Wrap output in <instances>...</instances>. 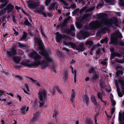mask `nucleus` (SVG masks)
<instances>
[{"mask_svg": "<svg viewBox=\"0 0 124 124\" xmlns=\"http://www.w3.org/2000/svg\"><path fill=\"white\" fill-rule=\"evenodd\" d=\"M34 40L36 43L38 44L39 46V48L42 51H39V53L44 56V60H42L41 62L39 61H35L31 63L29 60L22 61L21 62V64L29 68L37 67L40 65L41 66L42 69H45L48 67V65L47 62H52L53 60L49 57L47 52L45 51V47L40 39L37 38L35 39Z\"/></svg>", "mask_w": 124, "mask_h": 124, "instance_id": "1", "label": "nucleus"}, {"mask_svg": "<svg viewBox=\"0 0 124 124\" xmlns=\"http://www.w3.org/2000/svg\"><path fill=\"white\" fill-rule=\"evenodd\" d=\"M98 19L100 20L90 23L89 26L92 29H95L102 28L104 25L107 26H110L114 24L116 25L118 22L116 18L113 17L110 19H107L108 15L105 13H100L97 15Z\"/></svg>", "mask_w": 124, "mask_h": 124, "instance_id": "2", "label": "nucleus"}, {"mask_svg": "<svg viewBox=\"0 0 124 124\" xmlns=\"http://www.w3.org/2000/svg\"><path fill=\"white\" fill-rule=\"evenodd\" d=\"M118 37L122 38V36L120 33H118L112 34L110 36V42L109 44H113L114 46H116L118 44Z\"/></svg>", "mask_w": 124, "mask_h": 124, "instance_id": "3", "label": "nucleus"}, {"mask_svg": "<svg viewBox=\"0 0 124 124\" xmlns=\"http://www.w3.org/2000/svg\"><path fill=\"white\" fill-rule=\"evenodd\" d=\"M40 101L39 102L40 104L39 106H42L44 104L43 102L44 98L45 99L46 97L47 93L45 90H43L41 91H39L38 93Z\"/></svg>", "mask_w": 124, "mask_h": 124, "instance_id": "4", "label": "nucleus"}, {"mask_svg": "<svg viewBox=\"0 0 124 124\" xmlns=\"http://www.w3.org/2000/svg\"><path fill=\"white\" fill-rule=\"evenodd\" d=\"M56 41L58 43H60L61 40L62 39L67 41L71 40L72 39L70 37L64 34L62 35L59 34V32H56Z\"/></svg>", "mask_w": 124, "mask_h": 124, "instance_id": "5", "label": "nucleus"}, {"mask_svg": "<svg viewBox=\"0 0 124 124\" xmlns=\"http://www.w3.org/2000/svg\"><path fill=\"white\" fill-rule=\"evenodd\" d=\"M28 7L30 8L34 9L39 5V2L35 1L33 0H29L27 2Z\"/></svg>", "mask_w": 124, "mask_h": 124, "instance_id": "6", "label": "nucleus"}, {"mask_svg": "<svg viewBox=\"0 0 124 124\" xmlns=\"http://www.w3.org/2000/svg\"><path fill=\"white\" fill-rule=\"evenodd\" d=\"M29 56L34 59L36 61H39L42 58L40 56L36 51H34L31 52L29 54Z\"/></svg>", "mask_w": 124, "mask_h": 124, "instance_id": "7", "label": "nucleus"}, {"mask_svg": "<svg viewBox=\"0 0 124 124\" xmlns=\"http://www.w3.org/2000/svg\"><path fill=\"white\" fill-rule=\"evenodd\" d=\"M89 36V34L87 31H81L79 32L78 36L83 39H85Z\"/></svg>", "mask_w": 124, "mask_h": 124, "instance_id": "8", "label": "nucleus"}, {"mask_svg": "<svg viewBox=\"0 0 124 124\" xmlns=\"http://www.w3.org/2000/svg\"><path fill=\"white\" fill-rule=\"evenodd\" d=\"M7 54L9 57H13L16 54V50L14 48H12L10 51L7 52Z\"/></svg>", "mask_w": 124, "mask_h": 124, "instance_id": "9", "label": "nucleus"}, {"mask_svg": "<svg viewBox=\"0 0 124 124\" xmlns=\"http://www.w3.org/2000/svg\"><path fill=\"white\" fill-rule=\"evenodd\" d=\"M118 81L121 83V87L122 93L124 94V77H121L119 79Z\"/></svg>", "mask_w": 124, "mask_h": 124, "instance_id": "10", "label": "nucleus"}, {"mask_svg": "<svg viewBox=\"0 0 124 124\" xmlns=\"http://www.w3.org/2000/svg\"><path fill=\"white\" fill-rule=\"evenodd\" d=\"M76 50L82 52L85 50V47L84 46V44L83 42H82L79 44L78 46L77 47Z\"/></svg>", "mask_w": 124, "mask_h": 124, "instance_id": "11", "label": "nucleus"}, {"mask_svg": "<svg viewBox=\"0 0 124 124\" xmlns=\"http://www.w3.org/2000/svg\"><path fill=\"white\" fill-rule=\"evenodd\" d=\"M119 119L121 122L120 124H124L122 122V120L124 121V112H123L122 114L120 112L119 113Z\"/></svg>", "mask_w": 124, "mask_h": 124, "instance_id": "12", "label": "nucleus"}, {"mask_svg": "<svg viewBox=\"0 0 124 124\" xmlns=\"http://www.w3.org/2000/svg\"><path fill=\"white\" fill-rule=\"evenodd\" d=\"M14 8V6L13 5L9 4L5 8H6V10H8L7 13H9L12 12Z\"/></svg>", "mask_w": 124, "mask_h": 124, "instance_id": "13", "label": "nucleus"}, {"mask_svg": "<svg viewBox=\"0 0 124 124\" xmlns=\"http://www.w3.org/2000/svg\"><path fill=\"white\" fill-rule=\"evenodd\" d=\"M93 76L91 78L92 80L93 81H94L98 79L99 77V75L96 74V72H94L93 73Z\"/></svg>", "mask_w": 124, "mask_h": 124, "instance_id": "14", "label": "nucleus"}, {"mask_svg": "<svg viewBox=\"0 0 124 124\" xmlns=\"http://www.w3.org/2000/svg\"><path fill=\"white\" fill-rule=\"evenodd\" d=\"M64 20L62 23L61 24V30L62 31L66 28H64V27H66L67 26V22H66Z\"/></svg>", "mask_w": 124, "mask_h": 124, "instance_id": "15", "label": "nucleus"}, {"mask_svg": "<svg viewBox=\"0 0 124 124\" xmlns=\"http://www.w3.org/2000/svg\"><path fill=\"white\" fill-rule=\"evenodd\" d=\"M72 93L71 94V98L70 99V100L72 102L75 97L76 93L74 91L73 89L72 90Z\"/></svg>", "mask_w": 124, "mask_h": 124, "instance_id": "16", "label": "nucleus"}, {"mask_svg": "<svg viewBox=\"0 0 124 124\" xmlns=\"http://www.w3.org/2000/svg\"><path fill=\"white\" fill-rule=\"evenodd\" d=\"M13 59L14 61L17 63H19L20 60V57L17 56H14Z\"/></svg>", "mask_w": 124, "mask_h": 124, "instance_id": "17", "label": "nucleus"}, {"mask_svg": "<svg viewBox=\"0 0 124 124\" xmlns=\"http://www.w3.org/2000/svg\"><path fill=\"white\" fill-rule=\"evenodd\" d=\"M104 1L108 3V5H113L115 2V0H104Z\"/></svg>", "mask_w": 124, "mask_h": 124, "instance_id": "18", "label": "nucleus"}, {"mask_svg": "<svg viewBox=\"0 0 124 124\" xmlns=\"http://www.w3.org/2000/svg\"><path fill=\"white\" fill-rule=\"evenodd\" d=\"M91 101L93 103L95 106H97V104L96 101V100L95 97L93 95H92L91 97Z\"/></svg>", "mask_w": 124, "mask_h": 124, "instance_id": "19", "label": "nucleus"}, {"mask_svg": "<svg viewBox=\"0 0 124 124\" xmlns=\"http://www.w3.org/2000/svg\"><path fill=\"white\" fill-rule=\"evenodd\" d=\"M44 9L45 8L44 7L41 6L40 8V9L35 10L34 11V12L36 13H39L44 10Z\"/></svg>", "mask_w": 124, "mask_h": 124, "instance_id": "20", "label": "nucleus"}, {"mask_svg": "<svg viewBox=\"0 0 124 124\" xmlns=\"http://www.w3.org/2000/svg\"><path fill=\"white\" fill-rule=\"evenodd\" d=\"M72 31L70 29H68L66 28H65V29L62 31V32L63 33H65L68 34H71L72 33Z\"/></svg>", "mask_w": 124, "mask_h": 124, "instance_id": "21", "label": "nucleus"}, {"mask_svg": "<svg viewBox=\"0 0 124 124\" xmlns=\"http://www.w3.org/2000/svg\"><path fill=\"white\" fill-rule=\"evenodd\" d=\"M26 108V106L24 105L20 109L21 110V112L22 114L23 115H25L26 114L25 109Z\"/></svg>", "mask_w": 124, "mask_h": 124, "instance_id": "22", "label": "nucleus"}, {"mask_svg": "<svg viewBox=\"0 0 124 124\" xmlns=\"http://www.w3.org/2000/svg\"><path fill=\"white\" fill-rule=\"evenodd\" d=\"M116 78H117L119 75H122L123 73V72L121 70H118L116 72Z\"/></svg>", "mask_w": 124, "mask_h": 124, "instance_id": "23", "label": "nucleus"}, {"mask_svg": "<svg viewBox=\"0 0 124 124\" xmlns=\"http://www.w3.org/2000/svg\"><path fill=\"white\" fill-rule=\"evenodd\" d=\"M27 36V33L26 32H23V35L22 36V37L20 39V41H22L23 40L25 39Z\"/></svg>", "mask_w": 124, "mask_h": 124, "instance_id": "24", "label": "nucleus"}, {"mask_svg": "<svg viewBox=\"0 0 124 124\" xmlns=\"http://www.w3.org/2000/svg\"><path fill=\"white\" fill-rule=\"evenodd\" d=\"M84 99L85 100L87 106L89 104L88 103L89 101V97L86 95H84Z\"/></svg>", "mask_w": 124, "mask_h": 124, "instance_id": "25", "label": "nucleus"}, {"mask_svg": "<svg viewBox=\"0 0 124 124\" xmlns=\"http://www.w3.org/2000/svg\"><path fill=\"white\" fill-rule=\"evenodd\" d=\"M106 33V30L104 28H103L101 29L100 31H99L97 33L99 34V35H100L102 33L105 34Z\"/></svg>", "mask_w": 124, "mask_h": 124, "instance_id": "26", "label": "nucleus"}, {"mask_svg": "<svg viewBox=\"0 0 124 124\" xmlns=\"http://www.w3.org/2000/svg\"><path fill=\"white\" fill-rule=\"evenodd\" d=\"M93 42L92 40L87 41L85 43V44L86 45L92 46L93 45Z\"/></svg>", "mask_w": 124, "mask_h": 124, "instance_id": "27", "label": "nucleus"}, {"mask_svg": "<svg viewBox=\"0 0 124 124\" xmlns=\"http://www.w3.org/2000/svg\"><path fill=\"white\" fill-rule=\"evenodd\" d=\"M76 24L77 27L78 28H80L82 27V25L81 22L77 21L76 22Z\"/></svg>", "mask_w": 124, "mask_h": 124, "instance_id": "28", "label": "nucleus"}, {"mask_svg": "<svg viewBox=\"0 0 124 124\" xmlns=\"http://www.w3.org/2000/svg\"><path fill=\"white\" fill-rule=\"evenodd\" d=\"M116 62L119 63H124V57L123 58V60H119L117 59H116L115 60Z\"/></svg>", "mask_w": 124, "mask_h": 124, "instance_id": "29", "label": "nucleus"}, {"mask_svg": "<svg viewBox=\"0 0 124 124\" xmlns=\"http://www.w3.org/2000/svg\"><path fill=\"white\" fill-rule=\"evenodd\" d=\"M70 45L71 46V48L76 49L77 47L76 44H75L71 42Z\"/></svg>", "mask_w": 124, "mask_h": 124, "instance_id": "30", "label": "nucleus"}, {"mask_svg": "<svg viewBox=\"0 0 124 124\" xmlns=\"http://www.w3.org/2000/svg\"><path fill=\"white\" fill-rule=\"evenodd\" d=\"M24 23L25 25H26L31 26V23L29 22L27 19H26L25 20Z\"/></svg>", "mask_w": 124, "mask_h": 124, "instance_id": "31", "label": "nucleus"}, {"mask_svg": "<svg viewBox=\"0 0 124 124\" xmlns=\"http://www.w3.org/2000/svg\"><path fill=\"white\" fill-rule=\"evenodd\" d=\"M29 78L32 81V82H33L34 83H36V85H38V86H40L39 84V83H37V81H36V80H34V79H33L32 78Z\"/></svg>", "mask_w": 124, "mask_h": 124, "instance_id": "32", "label": "nucleus"}, {"mask_svg": "<svg viewBox=\"0 0 124 124\" xmlns=\"http://www.w3.org/2000/svg\"><path fill=\"white\" fill-rule=\"evenodd\" d=\"M56 4V3H54L51 4L49 7V10H51L53 9L55 6Z\"/></svg>", "mask_w": 124, "mask_h": 124, "instance_id": "33", "label": "nucleus"}, {"mask_svg": "<svg viewBox=\"0 0 124 124\" xmlns=\"http://www.w3.org/2000/svg\"><path fill=\"white\" fill-rule=\"evenodd\" d=\"M6 9L4 8L0 12V16L4 15L6 12Z\"/></svg>", "mask_w": 124, "mask_h": 124, "instance_id": "34", "label": "nucleus"}, {"mask_svg": "<svg viewBox=\"0 0 124 124\" xmlns=\"http://www.w3.org/2000/svg\"><path fill=\"white\" fill-rule=\"evenodd\" d=\"M107 39V38L105 37L104 39L101 40L100 41V42L101 43H103L105 42V43H106L108 42Z\"/></svg>", "mask_w": 124, "mask_h": 124, "instance_id": "35", "label": "nucleus"}, {"mask_svg": "<svg viewBox=\"0 0 124 124\" xmlns=\"http://www.w3.org/2000/svg\"><path fill=\"white\" fill-rule=\"evenodd\" d=\"M96 72L95 71L93 67H92L91 68V69L90 70L88 71V72L89 73H94V72Z\"/></svg>", "mask_w": 124, "mask_h": 124, "instance_id": "36", "label": "nucleus"}, {"mask_svg": "<svg viewBox=\"0 0 124 124\" xmlns=\"http://www.w3.org/2000/svg\"><path fill=\"white\" fill-rule=\"evenodd\" d=\"M8 1H7L1 4L0 6V8H2L5 7L7 4Z\"/></svg>", "mask_w": 124, "mask_h": 124, "instance_id": "37", "label": "nucleus"}, {"mask_svg": "<svg viewBox=\"0 0 124 124\" xmlns=\"http://www.w3.org/2000/svg\"><path fill=\"white\" fill-rule=\"evenodd\" d=\"M85 122L86 124H93L92 121L89 119H87Z\"/></svg>", "mask_w": 124, "mask_h": 124, "instance_id": "38", "label": "nucleus"}, {"mask_svg": "<svg viewBox=\"0 0 124 124\" xmlns=\"http://www.w3.org/2000/svg\"><path fill=\"white\" fill-rule=\"evenodd\" d=\"M124 0H119V5L121 6L124 7Z\"/></svg>", "mask_w": 124, "mask_h": 124, "instance_id": "39", "label": "nucleus"}, {"mask_svg": "<svg viewBox=\"0 0 124 124\" xmlns=\"http://www.w3.org/2000/svg\"><path fill=\"white\" fill-rule=\"evenodd\" d=\"M90 14H86L83 15L82 17V18L84 19L86 18H87L88 17Z\"/></svg>", "mask_w": 124, "mask_h": 124, "instance_id": "40", "label": "nucleus"}, {"mask_svg": "<svg viewBox=\"0 0 124 124\" xmlns=\"http://www.w3.org/2000/svg\"><path fill=\"white\" fill-rule=\"evenodd\" d=\"M95 7H93L89 8V9L86 10L85 11L86 12H87L90 11H92L95 8Z\"/></svg>", "mask_w": 124, "mask_h": 124, "instance_id": "41", "label": "nucleus"}, {"mask_svg": "<svg viewBox=\"0 0 124 124\" xmlns=\"http://www.w3.org/2000/svg\"><path fill=\"white\" fill-rule=\"evenodd\" d=\"M58 114V112L56 110L54 111V113L53 114V117L55 118L57 114Z\"/></svg>", "mask_w": 124, "mask_h": 124, "instance_id": "42", "label": "nucleus"}, {"mask_svg": "<svg viewBox=\"0 0 124 124\" xmlns=\"http://www.w3.org/2000/svg\"><path fill=\"white\" fill-rule=\"evenodd\" d=\"M55 88L58 91L59 93L61 94L62 93V92L61 91V90L59 88L58 86H55Z\"/></svg>", "mask_w": 124, "mask_h": 124, "instance_id": "43", "label": "nucleus"}, {"mask_svg": "<svg viewBox=\"0 0 124 124\" xmlns=\"http://www.w3.org/2000/svg\"><path fill=\"white\" fill-rule=\"evenodd\" d=\"M37 118L33 117V118L31 119V121L32 123H34L37 120Z\"/></svg>", "mask_w": 124, "mask_h": 124, "instance_id": "44", "label": "nucleus"}, {"mask_svg": "<svg viewBox=\"0 0 124 124\" xmlns=\"http://www.w3.org/2000/svg\"><path fill=\"white\" fill-rule=\"evenodd\" d=\"M71 42H66L64 40L63 41V43L65 45L67 46L70 45Z\"/></svg>", "mask_w": 124, "mask_h": 124, "instance_id": "45", "label": "nucleus"}, {"mask_svg": "<svg viewBox=\"0 0 124 124\" xmlns=\"http://www.w3.org/2000/svg\"><path fill=\"white\" fill-rule=\"evenodd\" d=\"M115 56V53H111V54L110 59L111 60Z\"/></svg>", "mask_w": 124, "mask_h": 124, "instance_id": "46", "label": "nucleus"}, {"mask_svg": "<svg viewBox=\"0 0 124 124\" xmlns=\"http://www.w3.org/2000/svg\"><path fill=\"white\" fill-rule=\"evenodd\" d=\"M111 99L112 103V105L114 106H115L116 104L115 101L113 100L112 98H111Z\"/></svg>", "mask_w": 124, "mask_h": 124, "instance_id": "47", "label": "nucleus"}, {"mask_svg": "<svg viewBox=\"0 0 124 124\" xmlns=\"http://www.w3.org/2000/svg\"><path fill=\"white\" fill-rule=\"evenodd\" d=\"M101 49L99 48L96 50V54H100L101 53Z\"/></svg>", "mask_w": 124, "mask_h": 124, "instance_id": "48", "label": "nucleus"}, {"mask_svg": "<svg viewBox=\"0 0 124 124\" xmlns=\"http://www.w3.org/2000/svg\"><path fill=\"white\" fill-rule=\"evenodd\" d=\"M61 2L63 3L64 5L66 6H68V4L65 1L63 0H59Z\"/></svg>", "mask_w": 124, "mask_h": 124, "instance_id": "49", "label": "nucleus"}, {"mask_svg": "<svg viewBox=\"0 0 124 124\" xmlns=\"http://www.w3.org/2000/svg\"><path fill=\"white\" fill-rule=\"evenodd\" d=\"M51 0H46L45 1V4L46 5H48L49 3Z\"/></svg>", "mask_w": 124, "mask_h": 124, "instance_id": "50", "label": "nucleus"}, {"mask_svg": "<svg viewBox=\"0 0 124 124\" xmlns=\"http://www.w3.org/2000/svg\"><path fill=\"white\" fill-rule=\"evenodd\" d=\"M40 28H41V33L42 35L45 38H46V35L44 33V32L43 31V30L42 28L41 27Z\"/></svg>", "mask_w": 124, "mask_h": 124, "instance_id": "51", "label": "nucleus"}, {"mask_svg": "<svg viewBox=\"0 0 124 124\" xmlns=\"http://www.w3.org/2000/svg\"><path fill=\"white\" fill-rule=\"evenodd\" d=\"M70 29L72 31H74L75 30V27L73 25H70Z\"/></svg>", "mask_w": 124, "mask_h": 124, "instance_id": "52", "label": "nucleus"}, {"mask_svg": "<svg viewBox=\"0 0 124 124\" xmlns=\"http://www.w3.org/2000/svg\"><path fill=\"white\" fill-rule=\"evenodd\" d=\"M74 82L75 83H76V70H74Z\"/></svg>", "mask_w": 124, "mask_h": 124, "instance_id": "53", "label": "nucleus"}, {"mask_svg": "<svg viewBox=\"0 0 124 124\" xmlns=\"http://www.w3.org/2000/svg\"><path fill=\"white\" fill-rule=\"evenodd\" d=\"M68 76V73L67 71L65 72V74L64 75V76L65 79L67 78Z\"/></svg>", "mask_w": 124, "mask_h": 124, "instance_id": "54", "label": "nucleus"}, {"mask_svg": "<svg viewBox=\"0 0 124 124\" xmlns=\"http://www.w3.org/2000/svg\"><path fill=\"white\" fill-rule=\"evenodd\" d=\"M97 96L98 98L100 99L101 100L102 99V98L101 97V94L99 93H97Z\"/></svg>", "mask_w": 124, "mask_h": 124, "instance_id": "55", "label": "nucleus"}, {"mask_svg": "<svg viewBox=\"0 0 124 124\" xmlns=\"http://www.w3.org/2000/svg\"><path fill=\"white\" fill-rule=\"evenodd\" d=\"M39 113L38 112H36L34 114V117L38 118V117Z\"/></svg>", "mask_w": 124, "mask_h": 124, "instance_id": "56", "label": "nucleus"}, {"mask_svg": "<svg viewBox=\"0 0 124 124\" xmlns=\"http://www.w3.org/2000/svg\"><path fill=\"white\" fill-rule=\"evenodd\" d=\"M115 108H113L111 110V114L112 115L113 114L115 111Z\"/></svg>", "mask_w": 124, "mask_h": 124, "instance_id": "57", "label": "nucleus"}, {"mask_svg": "<svg viewBox=\"0 0 124 124\" xmlns=\"http://www.w3.org/2000/svg\"><path fill=\"white\" fill-rule=\"evenodd\" d=\"M56 68V66L54 65L52 66V70H54V71H55V72H56V70H55V69Z\"/></svg>", "mask_w": 124, "mask_h": 124, "instance_id": "58", "label": "nucleus"}, {"mask_svg": "<svg viewBox=\"0 0 124 124\" xmlns=\"http://www.w3.org/2000/svg\"><path fill=\"white\" fill-rule=\"evenodd\" d=\"M15 16L13 15L12 16L13 20V22H14V23H16V19H15Z\"/></svg>", "mask_w": 124, "mask_h": 124, "instance_id": "59", "label": "nucleus"}, {"mask_svg": "<svg viewBox=\"0 0 124 124\" xmlns=\"http://www.w3.org/2000/svg\"><path fill=\"white\" fill-rule=\"evenodd\" d=\"M25 87H26L27 90V91L29 92L30 91L29 87V86H28L26 84H25Z\"/></svg>", "mask_w": 124, "mask_h": 124, "instance_id": "60", "label": "nucleus"}, {"mask_svg": "<svg viewBox=\"0 0 124 124\" xmlns=\"http://www.w3.org/2000/svg\"><path fill=\"white\" fill-rule=\"evenodd\" d=\"M70 7L72 8H76V6L75 4H73L71 5Z\"/></svg>", "mask_w": 124, "mask_h": 124, "instance_id": "61", "label": "nucleus"}, {"mask_svg": "<svg viewBox=\"0 0 124 124\" xmlns=\"http://www.w3.org/2000/svg\"><path fill=\"white\" fill-rule=\"evenodd\" d=\"M18 44H19V46L21 47H26V46H24V45H23L22 44H21V43L20 42L18 43Z\"/></svg>", "mask_w": 124, "mask_h": 124, "instance_id": "62", "label": "nucleus"}, {"mask_svg": "<svg viewBox=\"0 0 124 124\" xmlns=\"http://www.w3.org/2000/svg\"><path fill=\"white\" fill-rule=\"evenodd\" d=\"M118 96L120 97H122L123 95L122 94L121 92H119L117 93Z\"/></svg>", "mask_w": 124, "mask_h": 124, "instance_id": "63", "label": "nucleus"}, {"mask_svg": "<svg viewBox=\"0 0 124 124\" xmlns=\"http://www.w3.org/2000/svg\"><path fill=\"white\" fill-rule=\"evenodd\" d=\"M96 47L97 45H93V46L92 48L91 49V51H92L94 49L96 48Z\"/></svg>", "mask_w": 124, "mask_h": 124, "instance_id": "64", "label": "nucleus"}]
</instances>
